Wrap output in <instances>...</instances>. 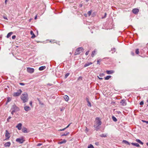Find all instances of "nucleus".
<instances>
[{
    "mask_svg": "<svg viewBox=\"0 0 148 148\" xmlns=\"http://www.w3.org/2000/svg\"><path fill=\"white\" fill-rule=\"evenodd\" d=\"M102 123L99 117L96 118V123L94 125V127L96 128L97 131L98 129V127Z\"/></svg>",
    "mask_w": 148,
    "mask_h": 148,
    "instance_id": "obj_1",
    "label": "nucleus"
},
{
    "mask_svg": "<svg viewBox=\"0 0 148 148\" xmlns=\"http://www.w3.org/2000/svg\"><path fill=\"white\" fill-rule=\"evenodd\" d=\"M21 98L23 103L27 102L28 100V95L26 92H24L21 96Z\"/></svg>",
    "mask_w": 148,
    "mask_h": 148,
    "instance_id": "obj_2",
    "label": "nucleus"
},
{
    "mask_svg": "<svg viewBox=\"0 0 148 148\" xmlns=\"http://www.w3.org/2000/svg\"><path fill=\"white\" fill-rule=\"evenodd\" d=\"M83 48L82 47H79L77 48L75 51L74 55H77L79 54L83 50Z\"/></svg>",
    "mask_w": 148,
    "mask_h": 148,
    "instance_id": "obj_3",
    "label": "nucleus"
},
{
    "mask_svg": "<svg viewBox=\"0 0 148 148\" xmlns=\"http://www.w3.org/2000/svg\"><path fill=\"white\" fill-rule=\"evenodd\" d=\"M22 91L21 89H19L16 92H14L13 94V96L14 97L18 96L20 95Z\"/></svg>",
    "mask_w": 148,
    "mask_h": 148,
    "instance_id": "obj_4",
    "label": "nucleus"
},
{
    "mask_svg": "<svg viewBox=\"0 0 148 148\" xmlns=\"http://www.w3.org/2000/svg\"><path fill=\"white\" fill-rule=\"evenodd\" d=\"M16 141L18 143L22 144L24 142L25 140L23 139V138L22 137V138H17L16 139Z\"/></svg>",
    "mask_w": 148,
    "mask_h": 148,
    "instance_id": "obj_5",
    "label": "nucleus"
},
{
    "mask_svg": "<svg viewBox=\"0 0 148 148\" xmlns=\"http://www.w3.org/2000/svg\"><path fill=\"white\" fill-rule=\"evenodd\" d=\"M27 71L29 73H32L34 71V69L32 68L28 67L27 68Z\"/></svg>",
    "mask_w": 148,
    "mask_h": 148,
    "instance_id": "obj_6",
    "label": "nucleus"
},
{
    "mask_svg": "<svg viewBox=\"0 0 148 148\" xmlns=\"http://www.w3.org/2000/svg\"><path fill=\"white\" fill-rule=\"evenodd\" d=\"M139 10L137 8H134L132 10V12L135 14H137L139 12Z\"/></svg>",
    "mask_w": 148,
    "mask_h": 148,
    "instance_id": "obj_7",
    "label": "nucleus"
},
{
    "mask_svg": "<svg viewBox=\"0 0 148 148\" xmlns=\"http://www.w3.org/2000/svg\"><path fill=\"white\" fill-rule=\"evenodd\" d=\"M120 103L121 105L123 106H125L126 105V103L125 99H122L121 100Z\"/></svg>",
    "mask_w": 148,
    "mask_h": 148,
    "instance_id": "obj_8",
    "label": "nucleus"
},
{
    "mask_svg": "<svg viewBox=\"0 0 148 148\" xmlns=\"http://www.w3.org/2000/svg\"><path fill=\"white\" fill-rule=\"evenodd\" d=\"M12 109L13 110H15L16 111L19 110V108L15 105L12 106Z\"/></svg>",
    "mask_w": 148,
    "mask_h": 148,
    "instance_id": "obj_9",
    "label": "nucleus"
},
{
    "mask_svg": "<svg viewBox=\"0 0 148 148\" xmlns=\"http://www.w3.org/2000/svg\"><path fill=\"white\" fill-rule=\"evenodd\" d=\"M22 124L21 123H18L16 127L19 130H20L21 129Z\"/></svg>",
    "mask_w": 148,
    "mask_h": 148,
    "instance_id": "obj_10",
    "label": "nucleus"
},
{
    "mask_svg": "<svg viewBox=\"0 0 148 148\" xmlns=\"http://www.w3.org/2000/svg\"><path fill=\"white\" fill-rule=\"evenodd\" d=\"M10 134L7 130H6L5 131V136L7 138V139H9L10 138Z\"/></svg>",
    "mask_w": 148,
    "mask_h": 148,
    "instance_id": "obj_11",
    "label": "nucleus"
},
{
    "mask_svg": "<svg viewBox=\"0 0 148 148\" xmlns=\"http://www.w3.org/2000/svg\"><path fill=\"white\" fill-rule=\"evenodd\" d=\"M106 73L108 74H112L114 72V71L112 70L108 71L107 70L106 71Z\"/></svg>",
    "mask_w": 148,
    "mask_h": 148,
    "instance_id": "obj_12",
    "label": "nucleus"
},
{
    "mask_svg": "<svg viewBox=\"0 0 148 148\" xmlns=\"http://www.w3.org/2000/svg\"><path fill=\"white\" fill-rule=\"evenodd\" d=\"M25 110L26 111H28L30 110V108L28 106H26L24 107Z\"/></svg>",
    "mask_w": 148,
    "mask_h": 148,
    "instance_id": "obj_13",
    "label": "nucleus"
},
{
    "mask_svg": "<svg viewBox=\"0 0 148 148\" xmlns=\"http://www.w3.org/2000/svg\"><path fill=\"white\" fill-rule=\"evenodd\" d=\"M10 145H11V143H10V142H7L5 143V144L4 145V146L5 147H9L10 146Z\"/></svg>",
    "mask_w": 148,
    "mask_h": 148,
    "instance_id": "obj_14",
    "label": "nucleus"
},
{
    "mask_svg": "<svg viewBox=\"0 0 148 148\" xmlns=\"http://www.w3.org/2000/svg\"><path fill=\"white\" fill-rule=\"evenodd\" d=\"M131 144L132 145L134 146H135L136 147H140V145H139L137 143H131Z\"/></svg>",
    "mask_w": 148,
    "mask_h": 148,
    "instance_id": "obj_15",
    "label": "nucleus"
},
{
    "mask_svg": "<svg viewBox=\"0 0 148 148\" xmlns=\"http://www.w3.org/2000/svg\"><path fill=\"white\" fill-rule=\"evenodd\" d=\"M22 131L24 133H27L28 132L27 129L25 127H24L22 129Z\"/></svg>",
    "mask_w": 148,
    "mask_h": 148,
    "instance_id": "obj_16",
    "label": "nucleus"
},
{
    "mask_svg": "<svg viewBox=\"0 0 148 148\" xmlns=\"http://www.w3.org/2000/svg\"><path fill=\"white\" fill-rule=\"evenodd\" d=\"M92 64V62H87V63H86L85 64L84 66V67H86V66H87L91 64Z\"/></svg>",
    "mask_w": 148,
    "mask_h": 148,
    "instance_id": "obj_17",
    "label": "nucleus"
},
{
    "mask_svg": "<svg viewBox=\"0 0 148 148\" xmlns=\"http://www.w3.org/2000/svg\"><path fill=\"white\" fill-rule=\"evenodd\" d=\"M64 98L66 101H68L69 100V97L67 95H64Z\"/></svg>",
    "mask_w": 148,
    "mask_h": 148,
    "instance_id": "obj_18",
    "label": "nucleus"
},
{
    "mask_svg": "<svg viewBox=\"0 0 148 148\" xmlns=\"http://www.w3.org/2000/svg\"><path fill=\"white\" fill-rule=\"evenodd\" d=\"M46 68V66H42L40 67L39 68L40 71H42L45 69Z\"/></svg>",
    "mask_w": 148,
    "mask_h": 148,
    "instance_id": "obj_19",
    "label": "nucleus"
},
{
    "mask_svg": "<svg viewBox=\"0 0 148 148\" xmlns=\"http://www.w3.org/2000/svg\"><path fill=\"white\" fill-rule=\"evenodd\" d=\"M30 33L31 35H32L31 37V38H34L36 36L32 31H30Z\"/></svg>",
    "mask_w": 148,
    "mask_h": 148,
    "instance_id": "obj_20",
    "label": "nucleus"
},
{
    "mask_svg": "<svg viewBox=\"0 0 148 148\" xmlns=\"http://www.w3.org/2000/svg\"><path fill=\"white\" fill-rule=\"evenodd\" d=\"M136 141L138 143L140 144L141 145H143V143L140 140L138 139H136Z\"/></svg>",
    "mask_w": 148,
    "mask_h": 148,
    "instance_id": "obj_21",
    "label": "nucleus"
},
{
    "mask_svg": "<svg viewBox=\"0 0 148 148\" xmlns=\"http://www.w3.org/2000/svg\"><path fill=\"white\" fill-rule=\"evenodd\" d=\"M123 143L125 144H127V145H130V143L128 142L127 141V140H123Z\"/></svg>",
    "mask_w": 148,
    "mask_h": 148,
    "instance_id": "obj_22",
    "label": "nucleus"
},
{
    "mask_svg": "<svg viewBox=\"0 0 148 148\" xmlns=\"http://www.w3.org/2000/svg\"><path fill=\"white\" fill-rule=\"evenodd\" d=\"M13 34V32H11L8 33L7 36V38H9V37L10 36Z\"/></svg>",
    "mask_w": 148,
    "mask_h": 148,
    "instance_id": "obj_23",
    "label": "nucleus"
},
{
    "mask_svg": "<svg viewBox=\"0 0 148 148\" xmlns=\"http://www.w3.org/2000/svg\"><path fill=\"white\" fill-rule=\"evenodd\" d=\"M96 51H95V50H94V51H92V54H91V56L92 57H93L96 54Z\"/></svg>",
    "mask_w": 148,
    "mask_h": 148,
    "instance_id": "obj_24",
    "label": "nucleus"
},
{
    "mask_svg": "<svg viewBox=\"0 0 148 148\" xmlns=\"http://www.w3.org/2000/svg\"><path fill=\"white\" fill-rule=\"evenodd\" d=\"M111 77V76L110 75H108L104 77V79L106 80H108Z\"/></svg>",
    "mask_w": 148,
    "mask_h": 148,
    "instance_id": "obj_25",
    "label": "nucleus"
},
{
    "mask_svg": "<svg viewBox=\"0 0 148 148\" xmlns=\"http://www.w3.org/2000/svg\"><path fill=\"white\" fill-rule=\"evenodd\" d=\"M69 134V132H66L65 133L63 134H62L61 135V136H66L67 135Z\"/></svg>",
    "mask_w": 148,
    "mask_h": 148,
    "instance_id": "obj_26",
    "label": "nucleus"
},
{
    "mask_svg": "<svg viewBox=\"0 0 148 148\" xmlns=\"http://www.w3.org/2000/svg\"><path fill=\"white\" fill-rule=\"evenodd\" d=\"M112 118L114 121L116 122L117 121V119L114 116H112Z\"/></svg>",
    "mask_w": 148,
    "mask_h": 148,
    "instance_id": "obj_27",
    "label": "nucleus"
},
{
    "mask_svg": "<svg viewBox=\"0 0 148 148\" xmlns=\"http://www.w3.org/2000/svg\"><path fill=\"white\" fill-rule=\"evenodd\" d=\"M66 142V140H64L63 141L60 142L59 143L60 144L65 143Z\"/></svg>",
    "mask_w": 148,
    "mask_h": 148,
    "instance_id": "obj_28",
    "label": "nucleus"
},
{
    "mask_svg": "<svg viewBox=\"0 0 148 148\" xmlns=\"http://www.w3.org/2000/svg\"><path fill=\"white\" fill-rule=\"evenodd\" d=\"M88 148H94V147L92 145L90 144L88 146Z\"/></svg>",
    "mask_w": 148,
    "mask_h": 148,
    "instance_id": "obj_29",
    "label": "nucleus"
},
{
    "mask_svg": "<svg viewBox=\"0 0 148 148\" xmlns=\"http://www.w3.org/2000/svg\"><path fill=\"white\" fill-rule=\"evenodd\" d=\"M92 12V10H90L88 12L87 14L89 16H90L91 15Z\"/></svg>",
    "mask_w": 148,
    "mask_h": 148,
    "instance_id": "obj_30",
    "label": "nucleus"
},
{
    "mask_svg": "<svg viewBox=\"0 0 148 148\" xmlns=\"http://www.w3.org/2000/svg\"><path fill=\"white\" fill-rule=\"evenodd\" d=\"M136 53L137 54H138L139 53V49H137L136 50V51H135Z\"/></svg>",
    "mask_w": 148,
    "mask_h": 148,
    "instance_id": "obj_31",
    "label": "nucleus"
},
{
    "mask_svg": "<svg viewBox=\"0 0 148 148\" xmlns=\"http://www.w3.org/2000/svg\"><path fill=\"white\" fill-rule=\"evenodd\" d=\"M101 136L103 137H105L107 136V135L103 134L101 135Z\"/></svg>",
    "mask_w": 148,
    "mask_h": 148,
    "instance_id": "obj_32",
    "label": "nucleus"
},
{
    "mask_svg": "<svg viewBox=\"0 0 148 148\" xmlns=\"http://www.w3.org/2000/svg\"><path fill=\"white\" fill-rule=\"evenodd\" d=\"M69 75V73H66L65 75V78H66Z\"/></svg>",
    "mask_w": 148,
    "mask_h": 148,
    "instance_id": "obj_33",
    "label": "nucleus"
},
{
    "mask_svg": "<svg viewBox=\"0 0 148 148\" xmlns=\"http://www.w3.org/2000/svg\"><path fill=\"white\" fill-rule=\"evenodd\" d=\"M50 42L51 43H56V41L55 40H51L50 41Z\"/></svg>",
    "mask_w": 148,
    "mask_h": 148,
    "instance_id": "obj_34",
    "label": "nucleus"
},
{
    "mask_svg": "<svg viewBox=\"0 0 148 148\" xmlns=\"http://www.w3.org/2000/svg\"><path fill=\"white\" fill-rule=\"evenodd\" d=\"M104 75H105V74L104 73H100L99 74V76L100 77H102L104 76Z\"/></svg>",
    "mask_w": 148,
    "mask_h": 148,
    "instance_id": "obj_35",
    "label": "nucleus"
},
{
    "mask_svg": "<svg viewBox=\"0 0 148 148\" xmlns=\"http://www.w3.org/2000/svg\"><path fill=\"white\" fill-rule=\"evenodd\" d=\"M88 106L90 107H91V104L90 101L88 102Z\"/></svg>",
    "mask_w": 148,
    "mask_h": 148,
    "instance_id": "obj_36",
    "label": "nucleus"
},
{
    "mask_svg": "<svg viewBox=\"0 0 148 148\" xmlns=\"http://www.w3.org/2000/svg\"><path fill=\"white\" fill-rule=\"evenodd\" d=\"M88 129L86 127V129L85 130V132L86 133H87L88 132Z\"/></svg>",
    "mask_w": 148,
    "mask_h": 148,
    "instance_id": "obj_37",
    "label": "nucleus"
},
{
    "mask_svg": "<svg viewBox=\"0 0 148 148\" xmlns=\"http://www.w3.org/2000/svg\"><path fill=\"white\" fill-rule=\"evenodd\" d=\"M101 59H99L97 61V64H99L100 62L101 61Z\"/></svg>",
    "mask_w": 148,
    "mask_h": 148,
    "instance_id": "obj_38",
    "label": "nucleus"
},
{
    "mask_svg": "<svg viewBox=\"0 0 148 148\" xmlns=\"http://www.w3.org/2000/svg\"><path fill=\"white\" fill-rule=\"evenodd\" d=\"M65 130V128H64L62 129H60L58 130L59 131H64Z\"/></svg>",
    "mask_w": 148,
    "mask_h": 148,
    "instance_id": "obj_39",
    "label": "nucleus"
},
{
    "mask_svg": "<svg viewBox=\"0 0 148 148\" xmlns=\"http://www.w3.org/2000/svg\"><path fill=\"white\" fill-rule=\"evenodd\" d=\"M16 38V36L15 35H13L12 37V38L13 39H14Z\"/></svg>",
    "mask_w": 148,
    "mask_h": 148,
    "instance_id": "obj_40",
    "label": "nucleus"
},
{
    "mask_svg": "<svg viewBox=\"0 0 148 148\" xmlns=\"http://www.w3.org/2000/svg\"><path fill=\"white\" fill-rule=\"evenodd\" d=\"M11 117L10 116H9L8 118L7 119V121L8 122H9V120L10 119H11Z\"/></svg>",
    "mask_w": 148,
    "mask_h": 148,
    "instance_id": "obj_41",
    "label": "nucleus"
},
{
    "mask_svg": "<svg viewBox=\"0 0 148 148\" xmlns=\"http://www.w3.org/2000/svg\"><path fill=\"white\" fill-rule=\"evenodd\" d=\"M143 104H144V102L143 101H141L140 103V105H142Z\"/></svg>",
    "mask_w": 148,
    "mask_h": 148,
    "instance_id": "obj_42",
    "label": "nucleus"
},
{
    "mask_svg": "<svg viewBox=\"0 0 148 148\" xmlns=\"http://www.w3.org/2000/svg\"><path fill=\"white\" fill-rule=\"evenodd\" d=\"M16 111L15 110H13L12 112H11V114H13Z\"/></svg>",
    "mask_w": 148,
    "mask_h": 148,
    "instance_id": "obj_43",
    "label": "nucleus"
},
{
    "mask_svg": "<svg viewBox=\"0 0 148 148\" xmlns=\"http://www.w3.org/2000/svg\"><path fill=\"white\" fill-rule=\"evenodd\" d=\"M19 84L22 86H24L25 85V84L23 83H20Z\"/></svg>",
    "mask_w": 148,
    "mask_h": 148,
    "instance_id": "obj_44",
    "label": "nucleus"
},
{
    "mask_svg": "<svg viewBox=\"0 0 148 148\" xmlns=\"http://www.w3.org/2000/svg\"><path fill=\"white\" fill-rule=\"evenodd\" d=\"M42 143H38L37 145V146H40L41 145H42Z\"/></svg>",
    "mask_w": 148,
    "mask_h": 148,
    "instance_id": "obj_45",
    "label": "nucleus"
},
{
    "mask_svg": "<svg viewBox=\"0 0 148 148\" xmlns=\"http://www.w3.org/2000/svg\"><path fill=\"white\" fill-rule=\"evenodd\" d=\"M89 53V51H86L85 53V55H87Z\"/></svg>",
    "mask_w": 148,
    "mask_h": 148,
    "instance_id": "obj_46",
    "label": "nucleus"
},
{
    "mask_svg": "<svg viewBox=\"0 0 148 148\" xmlns=\"http://www.w3.org/2000/svg\"><path fill=\"white\" fill-rule=\"evenodd\" d=\"M95 144L96 145H99V143L98 142L95 143Z\"/></svg>",
    "mask_w": 148,
    "mask_h": 148,
    "instance_id": "obj_47",
    "label": "nucleus"
},
{
    "mask_svg": "<svg viewBox=\"0 0 148 148\" xmlns=\"http://www.w3.org/2000/svg\"><path fill=\"white\" fill-rule=\"evenodd\" d=\"M112 51H113L114 52H115L116 51V49L115 48H114L112 49Z\"/></svg>",
    "mask_w": 148,
    "mask_h": 148,
    "instance_id": "obj_48",
    "label": "nucleus"
},
{
    "mask_svg": "<svg viewBox=\"0 0 148 148\" xmlns=\"http://www.w3.org/2000/svg\"><path fill=\"white\" fill-rule=\"evenodd\" d=\"M86 101H87V102H88L89 101L88 98H86Z\"/></svg>",
    "mask_w": 148,
    "mask_h": 148,
    "instance_id": "obj_49",
    "label": "nucleus"
},
{
    "mask_svg": "<svg viewBox=\"0 0 148 148\" xmlns=\"http://www.w3.org/2000/svg\"><path fill=\"white\" fill-rule=\"evenodd\" d=\"M106 15H107L106 13H105L104 14V16L103 17H102V18H105L106 16Z\"/></svg>",
    "mask_w": 148,
    "mask_h": 148,
    "instance_id": "obj_50",
    "label": "nucleus"
},
{
    "mask_svg": "<svg viewBox=\"0 0 148 148\" xmlns=\"http://www.w3.org/2000/svg\"><path fill=\"white\" fill-rule=\"evenodd\" d=\"M38 101H39V104H41V105H43V103H42L40 101V100H39V99H38Z\"/></svg>",
    "mask_w": 148,
    "mask_h": 148,
    "instance_id": "obj_51",
    "label": "nucleus"
},
{
    "mask_svg": "<svg viewBox=\"0 0 148 148\" xmlns=\"http://www.w3.org/2000/svg\"><path fill=\"white\" fill-rule=\"evenodd\" d=\"M3 18L6 20H8V18L6 17H5V16H3Z\"/></svg>",
    "mask_w": 148,
    "mask_h": 148,
    "instance_id": "obj_52",
    "label": "nucleus"
},
{
    "mask_svg": "<svg viewBox=\"0 0 148 148\" xmlns=\"http://www.w3.org/2000/svg\"><path fill=\"white\" fill-rule=\"evenodd\" d=\"M70 124H71V123H70V124H69V125H68V126H67L65 128V129H66L68 127H69V126L70 125Z\"/></svg>",
    "mask_w": 148,
    "mask_h": 148,
    "instance_id": "obj_53",
    "label": "nucleus"
},
{
    "mask_svg": "<svg viewBox=\"0 0 148 148\" xmlns=\"http://www.w3.org/2000/svg\"><path fill=\"white\" fill-rule=\"evenodd\" d=\"M79 7H81L82 6V4H79Z\"/></svg>",
    "mask_w": 148,
    "mask_h": 148,
    "instance_id": "obj_54",
    "label": "nucleus"
},
{
    "mask_svg": "<svg viewBox=\"0 0 148 148\" xmlns=\"http://www.w3.org/2000/svg\"><path fill=\"white\" fill-rule=\"evenodd\" d=\"M98 78L99 79L102 80L103 79V78H101V77H99L98 76Z\"/></svg>",
    "mask_w": 148,
    "mask_h": 148,
    "instance_id": "obj_55",
    "label": "nucleus"
},
{
    "mask_svg": "<svg viewBox=\"0 0 148 148\" xmlns=\"http://www.w3.org/2000/svg\"><path fill=\"white\" fill-rule=\"evenodd\" d=\"M7 1H8V0H5V4H7Z\"/></svg>",
    "mask_w": 148,
    "mask_h": 148,
    "instance_id": "obj_56",
    "label": "nucleus"
},
{
    "mask_svg": "<svg viewBox=\"0 0 148 148\" xmlns=\"http://www.w3.org/2000/svg\"><path fill=\"white\" fill-rule=\"evenodd\" d=\"M29 104L31 106H32V102L31 101L29 103Z\"/></svg>",
    "mask_w": 148,
    "mask_h": 148,
    "instance_id": "obj_57",
    "label": "nucleus"
},
{
    "mask_svg": "<svg viewBox=\"0 0 148 148\" xmlns=\"http://www.w3.org/2000/svg\"><path fill=\"white\" fill-rule=\"evenodd\" d=\"M10 98H8V100H7V101L8 102H9L10 101Z\"/></svg>",
    "mask_w": 148,
    "mask_h": 148,
    "instance_id": "obj_58",
    "label": "nucleus"
},
{
    "mask_svg": "<svg viewBox=\"0 0 148 148\" xmlns=\"http://www.w3.org/2000/svg\"><path fill=\"white\" fill-rule=\"evenodd\" d=\"M131 53V54H132L133 56H134V53L133 52H132Z\"/></svg>",
    "mask_w": 148,
    "mask_h": 148,
    "instance_id": "obj_59",
    "label": "nucleus"
},
{
    "mask_svg": "<svg viewBox=\"0 0 148 148\" xmlns=\"http://www.w3.org/2000/svg\"><path fill=\"white\" fill-rule=\"evenodd\" d=\"M37 15H36V16H35V18H34V19H37Z\"/></svg>",
    "mask_w": 148,
    "mask_h": 148,
    "instance_id": "obj_60",
    "label": "nucleus"
},
{
    "mask_svg": "<svg viewBox=\"0 0 148 148\" xmlns=\"http://www.w3.org/2000/svg\"><path fill=\"white\" fill-rule=\"evenodd\" d=\"M142 121L143 122H145L146 123V122L147 121H144V120H142Z\"/></svg>",
    "mask_w": 148,
    "mask_h": 148,
    "instance_id": "obj_61",
    "label": "nucleus"
},
{
    "mask_svg": "<svg viewBox=\"0 0 148 148\" xmlns=\"http://www.w3.org/2000/svg\"><path fill=\"white\" fill-rule=\"evenodd\" d=\"M84 16H87V14H84Z\"/></svg>",
    "mask_w": 148,
    "mask_h": 148,
    "instance_id": "obj_62",
    "label": "nucleus"
},
{
    "mask_svg": "<svg viewBox=\"0 0 148 148\" xmlns=\"http://www.w3.org/2000/svg\"><path fill=\"white\" fill-rule=\"evenodd\" d=\"M146 123H147V124H148V121H147L146 122Z\"/></svg>",
    "mask_w": 148,
    "mask_h": 148,
    "instance_id": "obj_63",
    "label": "nucleus"
},
{
    "mask_svg": "<svg viewBox=\"0 0 148 148\" xmlns=\"http://www.w3.org/2000/svg\"><path fill=\"white\" fill-rule=\"evenodd\" d=\"M146 144L147 146H148V142Z\"/></svg>",
    "mask_w": 148,
    "mask_h": 148,
    "instance_id": "obj_64",
    "label": "nucleus"
}]
</instances>
